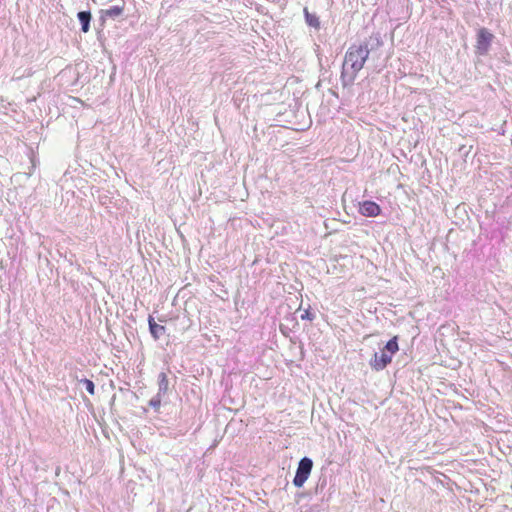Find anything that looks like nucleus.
I'll return each mask as SVG.
<instances>
[{
	"mask_svg": "<svg viewBox=\"0 0 512 512\" xmlns=\"http://www.w3.org/2000/svg\"><path fill=\"white\" fill-rule=\"evenodd\" d=\"M369 56V49L367 44L352 45L346 52L344 69L350 67L352 70V80L356 77L357 73L364 67V64Z\"/></svg>",
	"mask_w": 512,
	"mask_h": 512,
	"instance_id": "obj_1",
	"label": "nucleus"
},
{
	"mask_svg": "<svg viewBox=\"0 0 512 512\" xmlns=\"http://www.w3.org/2000/svg\"><path fill=\"white\" fill-rule=\"evenodd\" d=\"M493 39V34L486 28H481L477 33L476 50L479 54L484 55L488 52Z\"/></svg>",
	"mask_w": 512,
	"mask_h": 512,
	"instance_id": "obj_4",
	"label": "nucleus"
},
{
	"mask_svg": "<svg viewBox=\"0 0 512 512\" xmlns=\"http://www.w3.org/2000/svg\"><path fill=\"white\" fill-rule=\"evenodd\" d=\"M151 404H152L153 406H155V407H158V406L160 405V400H159V399H158L157 401L152 400V401H151Z\"/></svg>",
	"mask_w": 512,
	"mask_h": 512,
	"instance_id": "obj_13",
	"label": "nucleus"
},
{
	"mask_svg": "<svg viewBox=\"0 0 512 512\" xmlns=\"http://www.w3.org/2000/svg\"><path fill=\"white\" fill-rule=\"evenodd\" d=\"M125 8V3L122 1L121 5L112 6L104 11V15L107 17L115 18L120 16Z\"/></svg>",
	"mask_w": 512,
	"mask_h": 512,
	"instance_id": "obj_8",
	"label": "nucleus"
},
{
	"mask_svg": "<svg viewBox=\"0 0 512 512\" xmlns=\"http://www.w3.org/2000/svg\"><path fill=\"white\" fill-rule=\"evenodd\" d=\"M83 383L85 385L86 390L89 392V394L94 395L95 385H94L93 381H91L89 379H84Z\"/></svg>",
	"mask_w": 512,
	"mask_h": 512,
	"instance_id": "obj_10",
	"label": "nucleus"
},
{
	"mask_svg": "<svg viewBox=\"0 0 512 512\" xmlns=\"http://www.w3.org/2000/svg\"><path fill=\"white\" fill-rule=\"evenodd\" d=\"M359 212L365 217H377L381 213V207L374 201L366 200L360 204Z\"/></svg>",
	"mask_w": 512,
	"mask_h": 512,
	"instance_id": "obj_5",
	"label": "nucleus"
},
{
	"mask_svg": "<svg viewBox=\"0 0 512 512\" xmlns=\"http://www.w3.org/2000/svg\"><path fill=\"white\" fill-rule=\"evenodd\" d=\"M148 324H149L150 333L152 334L154 339H159V337L162 334H164L165 327L157 324L153 317H151V316L149 317Z\"/></svg>",
	"mask_w": 512,
	"mask_h": 512,
	"instance_id": "obj_6",
	"label": "nucleus"
},
{
	"mask_svg": "<svg viewBox=\"0 0 512 512\" xmlns=\"http://www.w3.org/2000/svg\"><path fill=\"white\" fill-rule=\"evenodd\" d=\"M312 467H313V462L308 457H304L299 461L296 475L293 479V484L296 487L300 488L304 485V483L309 478Z\"/></svg>",
	"mask_w": 512,
	"mask_h": 512,
	"instance_id": "obj_3",
	"label": "nucleus"
},
{
	"mask_svg": "<svg viewBox=\"0 0 512 512\" xmlns=\"http://www.w3.org/2000/svg\"><path fill=\"white\" fill-rule=\"evenodd\" d=\"M304 13H305L306 22L308 23V25L315 27V28H318L320 26L319 19L316 15L309 13L306 8L304 9Z\"/></svg>",
	"mask_w": 512,
	"mask_h": 512,
	"instance_id": "obj_9",
	"label": "nucleus"
},
{
	"mask_svg": "<svg viewBox=\"0 0 512 512\" xmlns=\"http://www.w3.org/2000/svg\"><path fill=\"white\" fill-rule=\"evenodd\" d=\"M399 350L398 336L392 337L381 350L380 354L375 353L370 360V366L375 371L385 369L392 361L393 355Z\"/></svg>",
	"mask_w": 512,
	"mask_h": 512,
	"instance_id": "obj_2",
	"label": "nucleus"
},
{
	"mask_svg": "<svg viewBox=\"0 0 512 512\" xmlns=\"http://www.w3.org/2000/svg\"><path fill=\"white\" fill-rule=\"evenodd\" d=\"M301 318H302V319H306V318H307V319H309V320H312V319H313V317L310 315L309 311H306V312H305V314H303V315L301 316Z\"/></svg>",
	"mask_w": 512,
	"mask_h": 512,
	"instance_id": "obj_11",
	"label": "nucleus"
},
{
	"mask_svg": "<svg viewBox=\"0 0 512 512\" xmlns=\"http://www.w3.org/2000/svg\"><path fill=\"white\" fill-rule=\"evenodd\" d=\"M161 382L165 383V386L167 385V376L165 373L160 374Z\"/></svg>",
	"mask_w": 512,
	"mask_h": 512,
	"instance_id": "obj_12",
	"label": "nucleus"
},
{
	"mask_svg": "<svg viewBox=\"0 0 512 512\" xmlns=\"http://www.w3.org/2000/svg\"><path fill=\"white\" fill-rule=\"evenodd\" d=\"M78 18H79V21L81 22V25H82V31L84 33H87L89 31V28H90V20H91V14L90 12H87V11H82V12H79L78 13Z\"/></svg>",
	"mask_w": 512,
	"mask_h": 512,
	"instance_id": "obj_7",
	"label": "nucleus"
}]
</instances>
